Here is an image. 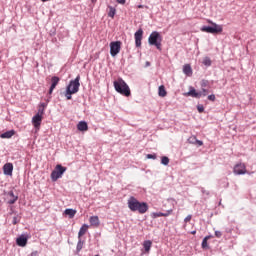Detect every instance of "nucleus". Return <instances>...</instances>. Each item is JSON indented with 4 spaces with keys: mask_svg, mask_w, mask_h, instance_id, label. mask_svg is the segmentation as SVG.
<instances>
[{
    "mask_svg": "<svg viewBox=\"0 0 256 256\" xmlns=\"http://www.w3.org/2000/svg\"><path fill=\"white\" fill-rule=\"evenodd\" d=\"M97 2V0H92V3H96Z\"/></svg>",
    "mask_w": 256,
    "mask_h": 256,
    "instance_id": "obj_46",
    "label": "nucleus"
},
{
    "mask_svg": "<svg viewBox=\"0 0 256 256\" xmlns=\"http://www.w3.org/2000/svg\"><path fill=\"white\" fill-rule=\"evenodd\" d=\"M200 93H201V97H206L207 93H209V90L202 88V91Z\"/></svg>",
    "mask_w": 256,
    "mask_h": 256,
    "instance_id": "obj_34",
    "label": "nucleus"
},
{
    "mask_svg": "<svg viewBox=\"0 0 256 256\" xmlns=\"http://www.w3.org/2000/svg\"><path fill=\"white\" fill-rule=\"evenodd\" d=\"M89 231V225L83 224L78 232V239H81Z\"/></svg>",
    "mask_w": 256,
    "mask_h": 256,
    "instance_id": "obj_18",
    "label": "nucleus"
},
{
    "mask_svg": "<svg viewBox=\"0 0 256 256\" xmlns=\"http://www.w3.org/2000/svg\"><path fill=\"white\" fill-rule=\"evenodd\" d=\"M135 43L136 47H141V41L143 40V30L139 29L135 34Z\"/></svg>",
    "mask_w": 256,
    "mask_h": 256,
    "instance_id": "obj_12",
    "label": "nucleus"
},
{
    "mask_svg": "<svg viewBox=\"0 0 256 256\" xmlns=\"http://www.w3.org/2000/svg\"><path fill=\"white\" fill-rule=\"evenodd\" d=\"M159 97H167V90H165V86L161 85L159 86Z\"/></svg>",
    "mask_w": 256,
    "mask_h": 256,
    "instance_id": "obj_24",
    "label": "nucleus"
},
{
    "mask_svg": "<svg viewBox=\"0 0 256 256\" xmlns=\"http://www.w3.org/2000/svg\"><path fill=\"white\" fill-rule=\"evenodd\" d=\"M67 171V168L63 167L61 164L56 165L55 169L51 173L52 181H57L63 177V173Z\"/></svg>",
    "mask_w": 256,
    "mask_h": 256,
    "instance_id": "obj_5",
    "label": "nucleus"
},
{
    "mask_svg": "<svg viewBox=\"0 0 256 256\" xmlns=\"http://www.w3.org/2000/svg\"><path fill=\"white\" fill-rule=\"evenodd\" d=\"M3 173L11 177L13 175V163H6L3 166Z\"/></svg>",
    "mask_w": 256,
    "mask_h": 256,
    "instance_id": "obj_13",
    "label": "nucleus"
},
{
    "mask_svg": "<svg viewBox=\"0 0 256 256\" xmlns=\"http://www.w3.org/2000/svg\"><path fill=\"white\" fill-rule=\"evenodd\" d=\"M208 23H210V25L212 26H203L201 28V31H203L204 33H212V35H215V33H223V26L218 25L211 20H208Z\"/></svg>",
    "mask_w": 256,
    "mask_h": 256,
    "instance_id": "obj_4",
    "label": "nucleus"
},
{
    "mask_svg": "<svg viewBox=\"0 0 256 256\" xmlns=\"http://www.w3.org/2000/svg\"><path fill=\"white\" fill-rule=\"evenodd\" d=\"M203 65H205L206 67H211V58H209V57H205L204 59H203Z\"/></svg>",
    "mask_w": 256,
    "mask_h": 256,
    "instance_id": "obj_27",
    "label": "nucleus"
},
{
    "mask_svg": "<svg viewBox=\"0 0 256 256\" xmlns=\"http://www.w3.org/2000/svg\"><path fill=\"white\" fill-rule=\"evenodd\" d=\"M127 204L130 211H138L140 215H143L146 211H149V205L147 202H139V200L133 196L128 199Z\"/></svg>",
    "mask_w": 256,
    "mask_h": 256,
    "instance_id": "obj_1",
    "label": "nucleus"
},
{
    "mask_svg": "<svg viewBox=\"0 0 256 256\" xmlns=\"http://www.w3.org/2000/svg\"><path fill=\"white\" fill-rule=\"evenodd\" d=\"M71 95H75V94L73 92L69 91L68 89H66L65 97L68 101L72 99Z\"/></svg>",
    "mask_w": 256,
    "mask_h": 256,
    "instance_id": "obj_30",
    "label": "nucleus"
},
{
    "mask_svg": "<svg viewBox=\"0 0 256 256\" xmlns=\"http://www.w3.org/2000/svg\"><path fill=\"white\" fill-rule=\"evenodd\" d=\"M114 89L117 93H120V95H124V97L131 96V89H129V85H127L123 78H118L114 81Z\"/></svg>",
    "mask_w": 256,
    "mask_h": 256,
    "instance_id": "obj_2",
    "label": "nucleus"
},
{
    "mask_svg": "<svg viewBox=\"0 0 256 256\" xmlns=\"http://www.w3.org/2000/svg\"><path fill=\"white\" fill-rule=\"evenodd\" d=\"M15 135V130H9L0 135L1 139H11Z\"/></svg>",
    "mask_w": 256,
    "mask_h": 256,
    "instance_id": "obj_20",
    "label": "nucleus"
},
{
    "mask_svg": "<svg viewBox=\"0 0 256 256\" xmlns=\"http://www.w3.org/2000/svg\"><path fill=\"white\" fill-rule=\"evenodd\" d=\"M215 99H216L215 94H211L208 96L209 101H215Z\"/></svg>",
    "mask_w": 256,
    "mask_h": 256,
    "instance_id": "obj_40",
    "label": "nucleus"
},
{
    "mask_svg": "<svg viewBox=\"0 0 256 256\" xmlns=\"http://www.w3.org/2000/svg\"><path fill=\"white\" fill-rule=\"evenodd\" d=\"M16 245L18 247H26L27 246V237L25 235H21L16 239Z\"/></svg>",
    "mask_w": 256,
    "mask_h": 256,
    "instance_id": "obj_15",
    "label": "nucleus"
},
{
    "mask_svg": "<svg viewBox=\"0 0 256 256\" xmlns=\"http://www.w3.org/2000/svg\"><path fill=\"white\" fill-rule=\"evenodd\" d=\"M200 85H201V89H206V87H209V82L208 80H202L200 82Z\"/></svg>",
    "mask_w": 256,
    "mask_h": 256,
    "instance_id": "obj_28",
    "label": "nucleus"
},
{
    "mask_svg": "<svg viewBox=\"0 0 256 256\" xmlns=\"http://www.w3.org/2000/svg\"><path fill=\"white\" fill-rule=\"evenodd\" d=\"M5 195L8 205H15V203H17L19 200V195L15 194L13 190L6 192Z\"/></svg>",
    "mask_w": 256,
    "mask_h": 256,
    "instance_id": "obj_8",
    "label": "nucleus"
},
{
    "mask_svg": "<svg viewBox=\"0 0 256 256\" xmlns=\"http://www.w3.org/2000/svg\"><path fill=\"white\" fill-rule=\"evenodd\" d=\"M196 141H197V137L195 136H192L188 139V143H192V145H195Z\"/></svg>",
    "mask_w": 256,
    "mask_h": 256,
    "instance_id": "obj_32",
    "label": "nucleus"
},
{
    "mask_svg": "<svg viewBox=\"0 0 256 256\" xmlns=\"http://www.w3.org/2000/svg\"><path fill=\"white\" fill-rule=\"evenodd\" d=\"M116 13H117V10L113 6H109L108 17H111V19H115Z\"/></svg>",
    "mask_w": 256,
    "mask_h": 256,
    "instance_id": "obj_25",
    "label": "nucleus"
},
{
    "mask_svg": "<svg viewBox=\"0 0 256 256\" xmlns=\"http://www.w3.org/2000/svg\"><path fill=\"white\" fill-rule=\"evenodd\" d=\"M171 213H173V210H168L166 213H162V217H169Z\"/></svg>",
    "mask_w": 256,
    "mask_h": 256,
    "instance_id": "obj_38",
    "label": "nucleus"
},
{
    "mask_svg": "<svg viewBox=\"0 0 256 256\" xmlns=\"http://www.w3.org/2000/svg\"><path fill=\"white\" fill-rule=\"evenodd\" d=\"M195 145H199V147H202L203 141L196 139Z\"/></svg>",
    "mask_w": 256,
    "mask_h": 256,
    "instance_id": "obj_42",
    "label": "nucleus"
},
{
    "mask_svg": "<svg viewBox=\"0 0 256 256\" xmlns=\"http://www.w3.org/2000/svg\"><path fill=\"white\" fill-rule=\"evenodd\" d=\"M45 107H47L46 103H42L39 105L38 107V115H41L43 117V115H45Z\"/></svg>",
    "mask_w": 256,
    "mask_h": 256,
    "instance_id": "obj_23",
    "label": "nucleus"
},
{
    "mask_svg": "<svg viewBox=\"0 0 256 256\" xmlns=\"http://www.w3.org/2000/svg\"><path fill=\"white\" fill-rule=\"evenodd\" d=\"M161 163H162V165H169V157L163 156L161 158Z\"/></svg>",
    "mask_w": 256,
    "mask_h": 256,
    "instance_id": "obj_29",
    "label": "nucleus"
},
{
    "mask_svg": "<svg viewBox=\"0 0 256 256\" xmlns=\"http://www.w3.org/2000/svg\"><path fill=\"white\" fill-rule=\"evenodd\" d=\"M147 159H157V155L155 154H147Z\"/></svg>",
    "mask_w": 256,
    "mask_h": 256,
    "instance_id": "obj_37",
    "label": "nucleus"
},
{
    "mask_svg": "<svg viewBox=\"0 0 256 256\" xmlns=\"http://www.w3.org/2000/svg\"><path fill=\"white\" fill-rule=\"evenodd\" d=\"M215 237L221 239V237H223V233H221V231H215Z\"/></svg>",
    "mask_w": 256,
    "mask_h": 256,
    "instance_id": "obj_35",
    "label": "nucleus"
},
{
    "mask_svg": "<svg viewBox=\"0 0 256 256\" xmlns=\"http://www.w3.org/2000/svg\"><path fill=\"white\" fill-rule=\"evenodd\" d=\"M117 3H120V5H125V0H116Z\"/></svg>",
    "mask_w": 256,
    "mask_h": 256,
    "instance_id": "obj_43",
    "label": "nucleus"
},
{
    "mask_svg": "<svg viewBox=\"0 0 256 256\" xmlns=\"http://www.w3.org/2000/svg\"><path fill=\"white\" fill-rule=\"evenodd\" d=\"M41 121H43V116L41 114H36L32 118V125L35 127V129H39L41 127Z\"/></svg>",
    "mask_w": 256,
    "mask_h": 256,
    "instance_id": "obj_10",
    "label": "nucleus"
},
{
    "mask_svg": "<svg viewBox=\"0 0 256 256\" xmlns=\"http://www.w3.org/2000/svg\"><path fill=\"white\" fill-rule=\"evenodd\" d=\"M121 53V41H115L110 43V55L111 57H117Z\"/></svg>",
    "mask_w": 256,
    "mask_h": 256,
    "instance_id": "obj_7",
    "label": "nucleus"
},
{
    "mask_svg": "<svg viewBox=\"0 0 256 256\" xmlns=\"http://www.w3.org/2000/svg\"><path fill=\"white\" fill-rule=\"evenodd\" d=\"M197 233V231H192L191 234L192 235H195Z\"/></svg>",
    "mask_w": 256,
    "mask_h": 256,
    "instance_id": "obj_45",
    "label": "nucleus"
},
{
    "mask_svg": "<svg viewBox=\"0 0 256 256\" xmlns=\"http://www.w3.org/2000/svg\"><path fill=\"white\" fill-rule=\"evenodd\" d=\"M233 171L235 175H245L247 173V166L243 163L236 164Z\"/></svg>",
    "mask_w": 256,
    "mask_h": 256,
    "instance_id": "obj_9",
    "label": "nucleus"
},
{
    "mask_svg": "<svg viewBox=\"0 0 256 256\" xmlns=\"http://www.w3.org/2000/svg\"><path fill=\"white\" fill-rule=\"evenodd\" d=\"M138 9H143V5H138Z\"/></svg>",
    "mask_w": 256,
    "mask_h": 256,
    "instance_id": "obj_44",
    "label": "nucleus"
},
{
    "mask_svg": "<svg viewBox=\"0 0 256 256\" xmlns=\"http://www.w3.org/2000/svg\"><path fill=\"white\" fill-rule=\"evenodd\" d=\"M77 129L78 131H89V125H87V122L85 121H80L77 124Z\"/></svg>",
    "mask_w": 256,
    "mask_h": 256,
    "instance_id": "obj_19",
    "label": "nucleus"
},
{
    "mask_svg": "<svg viewBox=\"0 0 256 256\" xmlns=\"http://www.w3.org/2000/svg\"><path fill=\"white\" fill-rule=\"evenodd\" d=\"M162 41H163V37L157 31L152 32L148 38L149 45H154V47H156V49H158V51H162V48H161Z\"/></svg>",
    "mask_w": 256,
    "mask_h": 256,
    "instance_id": "obj_3",
    "label": "nucleus"
},
{
    "mask_svg": "<svg viewBox=\"0 0 256 256\" xmlns=\"http://www.w3.org/2000/svg\"><path fill=\"white\" fill-rule=\"evenodd\" d=\"M183 73L184 75H187V77H191V75H193V69L190 64H185L183 66Z\"/></svg>",
    "mask_w": 256,
    "mask_h": 256,
    "instance_id": "obj_17",
    "label": "nucleus"
},
{
    "mask_svg": "<svg viewBox=\"0 0 256 256\" xmlns=\"http://www.w3.org/2000/svg\"><path fill=\"white\" fill-rule=\"evenodd\" d=\"M12 223L13 225H17L19 223V218L14 217Z\"/></svg>",
    "mask_w": 256,
    "mask_h": 256,
    "instance_id": "obj_41",
    "label": "nucleus"
},
{
    "mask_svg": "<svg viewBox=\"0 0 256 256\" xmlns=\"http://www.w3.org/2000/svg\"><path fill=\"white\" fill-rule=\"evenodd\" d=\"M153 245V242H151L150 240H146L143 243V247L146 251V253H149V251H151V246Z\"/></svg>",
    "mask_w": 256,
    "mask_h": 256,
    "instance_id": "obj_22",
    "label": "nucleus"
},
{
    "mask_svg": "<svg viewBox=\"0 0 256 256\" xmlns=\"http://www.w3.org/2000/svg\"><path fill=\"white\" fill-rule=\"evenodd\" d=\"M79 81H81L80 75H78L74 80H71L66 89L74 94L79 93V87H81V83H79Z\"/></svg>",
    "mask_w": 256,
    "mask_h": 256,
    "instance_id": "obj_6",
    "label": "nucleus"
},
{
    "mask_svg": "<svg viewBox=\"0 0 256 256\" xmlns=\"http://www.w3.org/2000/svg\"><path fill=\"white\" fill-rule=\"evenodd\" d=\"M197 110L199 113H203V111H205V108L203 107V105H199L197 106Z\"/></svg>",
    "mask_w": 256,
    "mask_h": 256,
    "instance_id": "obj_36",
    "label": "nucleus"
},
{
    "mask_svg": "<svg viewBox=\"0 0 256 256\" xmlns=\"http://www.w3.org/2000/svg\"><path fill=\"white\" fill-rule=\"evenodd\" d=\"M209 239H211V236H206L202 241V249H209Z\"/></svg>",
    "mask_w": 256,
    "mask_h": 256,
    "instance_id": "obj_26",
    "label": "nucleus"
},
{
    "mask_svg": "<svg viewBox=\"0 0 256 256\" xmlns=\"http://www.w3.org/2000/svg\"><path fill=\"white\" fill-rule=\"evenodd\" d=\"M192 218H193L192 215H188V216L184 219V223H189V221H191Z\"/></svg>",
    "mask_w": 256,
    "mask_h": 256,
    "instance_id": "obj_39",
    "label": "nucleus"
},
{
    "mask_svg": "<svg viewBox=\"0 0 256 256\" xmlns=\"http://www.w3.org/2000/svg\"><path fill=\"white\" fill-rule=\"evenodd\" d=\"M77 251H81L83 249V241L79 240L76 247Z\"/></svg>",
    "mask_w": 256,
    "mask_h": 256,
    "instance_id": "obj_33",
    "label": "nucleus"
},
{
    "mask_svg": "<svg viewBox=\"0 0 256 256\" xmlns=\"http://www.w3.org/2000/svg\"><path fill=\"white\" fill-rule=\"evenodd\" d=\"M152 217H153V219H157V217H163V213L162 212H154V213H152Z\"/></svg>",
    "mask_w": 256,
    "mask_h": 256,
    "instance_id": "obj_31",
    "label": "nucleus"
},
{
    "mask_svg": "<svg viewBox=\"0 0 256 256\" xmlns=\"http://www.w3.org/2000/svg\"><path fill=\"white\" fill-rule=\"evenodd\" d=\"M64 214L65 215H68V217L70 219H73V217H75V215H77V210H74V209H71V208H68L64 211Z\"/></svg>",
    "mask_w": 256,
    "mask_h": 256,
    "instance_id": "obj_21",
    "label": "nucleus"
},
{
    "mask_svg": "<svg viewBox=\"0 0 256 256\" xmlns=\"http://www.w3.org/2000/svg\"><path fill=\"white\" fill-rule=\"evenodd\" d=\"M184 95L186 97H194V99H201V92H197L193 87H190V90Z\"/></svg>",
    "mask_w": 256,
    "mask_h": 256,
    "instance_id": "obj_11",
    "label": "nucleus"
},
{
    "mask_svg": "<svg viewBox=\"0 0 256 256\" xmlns=\"http://www.w3.org/2000/svg\"><path fill=\"white\" fill-rule=\"evenodd\" d=\"M90 225L91 227H99V225L101 224V222L99 221V216H91L89 219Z\"/></svg>",
    "mask_w": 256,
    "mask_h": 256,
    "instance_id": "obj_16",
    "label": "nucleus"
},
{
    "mask_svg": "<svg viewBox=\"0 0 256 256\" xmlns=\"http://www.w3.org/2000/svg\"><path fill=\"white\" fill-rule=\"evenodd\" d=\"M59 77L57 76H53L51 78V86H50V89H49V95H52L53 94V90L55 89V87H57V85H59Z\"/></svg>",
    "mask_w": 256,
    "mask_h": 256,
    "instance_id": "obj_14",
    "label": "nucleus"
}]
</instances>
